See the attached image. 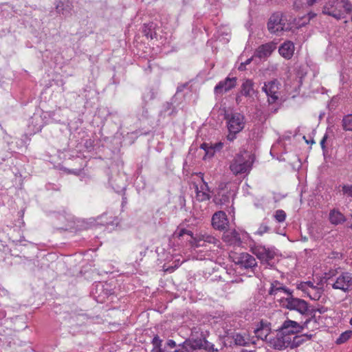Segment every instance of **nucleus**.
Masks as SVG:
<instances>
[{
	"mask_svg": "<svg viewBox=\"0 0 352 352\" xmlns=\"http://www.w3.org/2000/svg\"><path fill=\"white\" fill-rule=\"evenodd\" d=\"M162 340L160 338V337L156 335L152 340V344L153 345V349H159L162 346Z\"/></svg>",
	"mask_w": 352,
	"mask_h": 352,
	"instance_id": "obj_36",
	"label": "nucleus"
},
{
	"mask_svg": "<svg viewBox=\"0 0 352 352\" xmlns=\"http://www.w3.org/2000/svg\"><path fill=\"white\" fill-rule=\"evenodd\" d=\"M315 290L316 292L314 294V295H311L309 293H308V295L311 299L317 300H319V298H320L321 294L322 293V290L321 288H317Z\"/></svg>",
	"mask_w": 352,
	"mask_h": 352,
	"instance_id": "obj_37",
	"label": "nucleus"
},
{
	"mask_svg": "<svg viewBox=\"0 0 352 352\" xmlns=\"http://www.w3.org/2000/svg\"><path fill=\"white\" fill-rule=\"evenodd\" d=\"M239 69L241 70V71H243V70L245 69V64L243 63H241V65L239 67Z\"/></svg>",
	"mask_w": 352,
	"mask_h": 352,
	"instance_id": "obj_52",
	"label": "nucleus"
},
{
	"mask_svg": "<svg viewBox=\"0 0 352 352\" xmlns=\"http://www.w3.org/2000/svg\"><path fill=\"white\" fill-rule=\"evenodd\" d=\"M72 8V3L69 0H60L56 6V12L64 15L69 14Z\"/></svg>",
	"mask_w": 352,
	"mask_h": 352,
	"instance_id": "obj_19",
	"label": "nucleus"
},
{
	"mask_svg": "<svg viewBox=\"0 0 352 352\" xmlns=\"http://www.w3.org/2000/svg\"><path fill=\"white\" fill-rule=\"evenodd\" d=\"M342 122L344 130L352 131V114L344 116Z\"/></svg>",
	"mask_w": 352,
	"mask_h": 352,
	"instance_id": "obj_27",
	"label": "nucleus"
},
{
	"mask_svg": "<svg viewBox=\"0 0 352 352\" xmlns=\"http://www.w3.org/2000/svg\"><path fill=\"white\" fill-rule=\"evenodd\" d=\"M282 302L285 308L296 310L302 315H308L309 311L308 303L302 299L294 297L292 292L291 294H289Z\"/></svg>",
	"mask_w": 352,
	"mask_h": 352,
	"instance_id": "obj_4",
	"label": "nucleus"
},
{
	"mask_svg": "<svg viewBox=\"0 0 352 352\" xmlns=\"http://www.w3.org/2000/svg\"><path fill=\"white\" fill-rule=\"evenodd\" d=\"M254 82L250 79H246L241 85V93L246 97H250L254 94Z\"/></svg>",
	"mask_w": 352,
	"mask_h": 352,
	"instance_id": "obj_21",
	"label": "nucleus"
},
{
	"mask_svg": "<svg viewBox=\"0 0 352 352\" xmlns=\"http://www.w3.org/2000/svg\"><path fill=\"white\" fill-rule=\"evenodd\" d=\"M302 336L304 337V338H305L306 341H307V340H310L312 338L313 336L311 334L305 333V334H302Z\"/></svg>",
	"mask_w": 352,
	"mask_h": 352,
	"instance_id": "obj_50",
	"label": "nucleus"
},
{
	"mask_svg": "<svg viewBox=\"0 0 352 352\" xmlns=\"http://www.w3.org/2000/svg\"><path fill=\"white\" fill-rule=\"evenodd\" d=\"M222 240L229 245L240 246L242 243L239 233L234 229L225 231Z\"/></svg>",
	"mask_w": 352,
	"mask_h": 352,
	"instance_id": "obj_13",
	"label": "nucleus"
},
{
	"mask_svg": "<svg viewBox=\"0 0 352 352\" xmlns=\"http://www.w3.org/2000/svg\"><path fill=\"white\" fill-rule=\"evenodd\" d=\"M254 57V56H253L250 58H248V60H246L245 62L243 63L245 64V65H247L250 64L251 63V61L252 60Z\"/></svg>",
	"mask_w": 352,
	"mask_h": 352,
	"instance_id": "obj_53",
	"label": "nucleus"
},
{
	"mask_svg": "<svg viewBox=\"0 0 352 352\" xmlns=\"http://www.w3.org/2000/svg\"><path fill=\"white\" fill-rule=\"evenodd\" d=\"M269 230V227L265 224H261L257 230V233L260 235L267 232Z\"/></svg>",
	"mask_w": 352,
	"mask_h": 352,
	"instance_id": "obj_38",
	"label": "nucleus"
},
{
	"mask_svg": "<svg viewBox=\"0 0 352 352\" xmlns=\"http://www.w3.org/2000/svg\"><path fill=\"white\" fill-rule=\"evenodd\" d=\"M296 21V18H293L292 16H289V19L287 18V15H284L283 14V21H281V24L284 25V26H289V30H291L292 28L294 27V22Z\"/></svg>",
	"mask_w": 352,
	"mask_h": 352,
	"instance_id": "obj_29",
	"label": "nucleus"
},
{
	"mask_svg": "<svg viewBox=\"0 0 352 352\" xmlns=\"http://www.w3.org/2000/svg\"><path fill=\"white\" fill-rule=\"evenodd\" d=\"M270 331V328L268 324H265L263 321L261 322V327L257 328L254 333L258 338L265 340L269 342L267 338Z\"/></svg>",
	"mask_w": 352,
	"mask_h": 352,
	"instance_id": "obj_20",
	"label": "nucleus"
},
{
	"mask_svg": "<svg viewBox=\"0 0 352 352\" xmlns=\"http://www.w3.org/2000/svg\"><path fill=\"white\" fill-rule=\"evenodd\" d=\"M252 252L258 259L267 263L270 260H272L276 255L274 250L261 245L255 247Z\"/></svg>",
	"mask_w": 352,
	"mask_h": 352,
	"instance_id": "obj_12",
	"label": "nucleus"
},
{
	"mask_svg": "<svg viewBox=\"0 0 352 352\" xmlns=\"http://www.w3.org/2000/svg\"><path fill=\"white\" fill-rule=\"evenodd\" d=\"M342 8L346 13L352 12V4L349 0H329L323 7L322 13L333 16L336 19H340L343 13Z\"/></svg>",
	"mask_w": 352,
	"mask_h": 352,
	"instance_id": "obj_2",
	"label": "nucleus"
},
{
	"mask_svg": "<svg viewBox=\"0 0 352 352\" xmlns=\"http://www.w3.org/2000/svg\"><path fill=\"white\" fill-rule=\"evenodd\" d=\"M351 333H352V331H345V332L342 333L340 335V336L339 337V338L337 339L336 343L337 344L344 343V342H346V340H348L349 339Z\"/></svg>",
	"mask_w": 352,
	"mask_h": 352,
	"instance_id": "obj_33",
	"label": "nucleus"
},
{
	"mask_svg": "<svg viewBox=\"0 0 352 352\" xmlns=\"http://www.w3.org/2000/svg\"><path fill=\"white\" fill-rule=\"evenodd\" d=\"M236 78L227 77L224 80L220 81L214 87L216 94L222 95L236 86Z\"/></svg>",
	"mask_w": 352,
	"mask_h": 352,
	"instance_id": "obj_14",
	"label": "nucleus"
},
{
	"mask_svg": "<svg viewBox=\"0 0 352 352\" xmlns=\"http://www.w3.org/2000/svg\"><path fill=\"white\" fill-rule=\"evenodd\" d=\"M254 157L243 150L235 155L230 164V170L234 175L248 173L252 169Z\"/></svg>",
	"mask_w": 352,
	"mask_h": 352,
	"instance_id": "obj_1",
	"label": "nucleus"
},
{
	"mask_svg": "<svg viewBox=\"0 0 352 352\" xmlns=\"http://www.w3.org/2000/svg\"><path fill=\"white\" fill-rule=\"evenodd\" d=\"M284 292L287 295L291 294V291L286 287L282 286V285L278 282L275 281L274 283H272L271 288L269 291V294L270 295H276L279 292Z\"/></svg>",
	"mask_w": 352,
	"mask_h": 352,
	"instance_id": "obj_22",
	"label": "nucleus"
},
{
	"mask_svg": "<svg viewBox=\"0 0 352 352\" xmlns=\"http://www.w3.org/2000/svg\"><path fill=\"white\" fill-rule=\"evenodd\" d=\"M166 346L170 347V349H174L175 347L177 346L175 342L173 340H169L166 342Z\"/></svg>",
	"mask_w": 352,
	"mask_h": 352,
	"instance_id": "obj_45",
	"label": "nucleus"
},
{
	"mask_svg": "<svg viewBox=\"0 0 352 352\" xmlns=\"http://www.w3.org/2000/svg\"><path fill=\"white\" fill-rule=\"evenodd\" d=\"M230 197L227 195H222L218 201V204H226L229 202Z\"/></svg>",
	"mask_w": 352,
	"mask_h": 352,
	"instance_id": "obj_39",
	"label": "nucleus"
},
{
	"mask_svg": "<svg viewBox=\"0 0 352 352\" xmlns=\"http://www.w3.org/2000/svg\"><path fill=\"white\" fill-rule=\"evenodd\" d=\"M236 100L237 102H239V101H240V99H239V96L236 97Z\"/></svg>",
	"mask_w": 352,
	"mask_h": 352,
	"instance_id": "obj_56",
	"label": "nucleus"
},
{
	"mask_svg": "<svg viewBox=\"0 0 352 352\" xmlns=\"http://www.w3.org/2000/svg\"><path fill=\"white\" fill-rule=\"evenodd\" d=\"M234 344L239 346H246L248 342L245 340L244 336L240 333H236L232 336Z\"/></svg>",
	"mask_w": 352,
	"mask_h": 352,
	"instance_id": "obj_30",
	"label": "nucleus"
},
{
	"mask_svg": "<svg viewBox=\"0 0 352 352\" xmlns=\"http://www.w3.org/2000/svg\"><path fill=\"white\" fill-rule=\"evenodd\" d=\"M276 48V44L270 42L260 45L255 51L254 56L259 58L269 57Z\"/></svg>",
	"mask_w": 352,
	"mask_h": 352,
	"instance_id": "obj_15",
	"label": "nucleus"
},
{
	"mask_svg": "<svg viewBox=\"0 0 352 352\" xmlns=\"http://www.w3.org/2000/svg\"><path fill=\"white\" fill-rule=\"evenodd\" d=\"M351 228H352V224H351Z\"/></svg>",
	"mask_w": 352,
	"mask_h": 352,
	"instance_id": "obj_61",
	"label": "nucleus"
},
{
	"mask_svg": "<svg viewBox=\"0 0 352 352\" xmlns=\"http://www.w3.org/2000/svg\"><path fill=\"white\" fill-rule=\"evenodd\" d=\"M349 323L351 325H352V318H351L350 321H349Z\"/></svg>",
	"mask_w": 352,
	"mask_h": 352,
	"instance_id": "obj_58",
	"label": "nucleus"
},
{
	"mask_svg": "<svg viewBox=\"0 0 352 352\" xmlns=\"http://www.w3.org/2000/svg\"><path fill=\"white\" fill-rule=\"evenodd\" d=\"M304 329V326L300 325L296 321L286 320L281 327L278 329L283 336H292L300 333Z\"/></svg>",
	"mask_w": 352,
	"mask_h": 352,
	"instance_id": "obj_9",
	"label": "nucleus"
},
{
	"mask_svg": "<svg viewBox=\"0 0 352 352\" xmlns=\"http://www.w3.org/2000/svg\"><path fill=\"white\" fill-rule=\"evenodd\" d=\"M283 13L275 12L270 18L267 23V29L271 33H276L281 31H288L289 26L281 24Z\"/></svg>",
	"mask_w": 352,
	"mask_h": 352,
	"instance_id": "obj_8",
	"label": "nucleus"
},
{
	"mask_svg": "<svg viewBox=\"0 0 352 352\" xmlns=\"http://www.w3.org/2000/svg\"><path fill=\"white\" fill-rule=\"evenodd\" d=\"M305 283H306V286H308V287H309L312 288L313 289H317V288H318V287H316L314 285L313 283H312V282H311V281H307V282H305Z\"/></svg>",
	"mask_w": 352,
	"mask_h": 352,
	"instance_id": "obj_48",
	"label": "nucleus"
},
{
	"mask_svg": "<svg viewBox=\"0 0 352 352\" xmlns=\"http://www.w3.org/2000/svg\"><path fill=\"white\" fill-rule=\"evenodd\" d=\"M327 135L326 134V135H324V136L320 141V145H321V147L322 149L325 148V142L327 140Z\"/></svg>",
	"mask_w": 352,
	"mask_h": 352,
	"instance_id": "obj_47",
	"label": "nucleus"
},
{
	"mask_svg": "<svg viewBox=\"0 0 352 352\" xmlns=\"http://www.w3.org/2000/svg\"><path fill=\"white\" fill-rule=\"evenodd\" d=\"M236 100L237 102H239V101H240V99H239V96L236 97Z\"/></svg>",
	"mask_w": 352,
	"mask_h": 352,
	"instance_id": "obj_57",
	"label": "nucleus"
},
{
	"mask_svg": "<svg viewBox=\"0 0 352 352\" xmlns=\"http://www.w3.org/2000/svg\"><path fill=\"white\" fill-rule=\"evenodd\" d=\"M280 82L277 79H274L267 82H265L264 86L263 87V91L267 94L268 96V102L269 104H273L276 102L278 99V89H279Z\"/></svg>",
	"mask_w": 352,
	"mask_h": 352,
	"instance_id": "obj_7",
	"label": "nucleus"
},
{
	"mask_svg": "<svg viewBox=\"0 0 352 352\" xmlns=\"http://www.w3.org/2000/svg\"><path fill=\"white\" fill-rule=\"evenodd\" d=\"M276 331L277 333L275 337L269 338V343L274 349L281 351L287 348V344H285L284 341L283 334L278 329Z\"/></svg>",
	"mask_w": 352,
	"mask_h": 352,
	"instance_id": "obj_16",
	"label": "nucleus"
},
{
	"mask_svg": "<svg viewBox=\"0 0 352 352\" xmlns=\"http://www.w3.org/2000/svg\"><path fill=\"white\" fill-rule=\"evenodd\" d=\"M297 288L303 292H305L307 288L306 283H305V282L300 283V284L298 285Z\"/></svg>",
	"mask_w": 352,
	"mask_h": 352,
	"instance_id": "obj_46",
	"label": "nucleus"
},
{
	"mask_svg": "<svg viewBox=\"0 0 352 352\" xmlns=\"http://www.w3.org/2000/svg\"><path fill=\"white\" fill-rule=\"evenodd\" d=\"M316 310V311H318L320 314H324L327 309L324 308V307H322L320 308H318V309H315Z\"/></svg>",
	"mask_w": 352,
	"mask_h": 352,
	"instance_id": "obj_51",
	"label": "nucleus"
},
{
	"mask_svg": "<svg viewBox=\"0 0 352 352\" xmlns=\"http://www.w3.org/2000/svg\"><path fill=\"white\" fill-rule=\"evenodd\" d=\"M316 16V14L315 13L310 12L307 14V16H306L310 21L311 19L314 18Z\"/></svg>",
	"mask_w": 352,
	"mask_h": 352,
	"instance_id": "obj_49",
	"label": "nucleus"
},
{
	"mask_svg": "<svg viewBox=\"0 0 352 352\" xmlns=\"http://www.w3.org/2000/svg\"><path fill=\"white\" fill-rule=\"evenodd\" d=\"M195 188L196 191V198L199 201H204L210 199V195L206 191L200 190L197 184H195Z\"/></svg>",
	"mask_w": 352,
	"mask_h": 352,
	"instance_id": "obj_26",
	"label": "nucleus"
},
{
	"mask_svg": "<svg viewBox=\"0 0 352 352\" xmlns=\"http://www.w3.org/2000/svg\"><path fill=\"white\" fill-rule=\"evenodd\" d=\"M228 223L227 215L223 211L216 212L212 217V226L215 230H224Z\"/></svg>",
	"mask_w": 352,
	"mask_h": 352,
	"instance_id": "obj_11",
	"label": "nucleus"
},
{
	"mask_svg": "<svg viewBox=\"0 0 352 352\" xmlns=\"http://www.w3.org/2000/svg\"><path fill=\"white\" fill-rule=\"evenodd\" d=\"M202 343L201 338H188L183 343L179 344L173 351L169 352H196L198 350L202 349Z\"/></svg>",
	"mask_w": 352,
	"mask_h": 352,
	"instance_id": "obj_6",
	"label": "nucleus"
},
{
	"mask_svg": "<svg viewBox=\"0 0 352 352\" xmlns=\"http://www.w3.org/2000/svg\"><path fill=\"white\" fill-rule=\"evenodd\" d=\"M200 148L205 151V155L203 157L204 160L207 158H211L214 155L215 151L210 144L203 143L201 144Z\"/></svg>",
	"mask_w": 352,
	"mask_h": 352,
	"instance_id": "obj_24",
	"label": "nucleus"
},
{
	"mask_svg": "<svg viewBox=\"0 0 352 352\" xmlns=\"http://www.w3.org/2000/svg\"><path fill=\"white\" fill-rule=\"evenodd\" d=\"M274 218L279 223L283 222L286 218V213L283 210H278L275 212Z\"/></svg>",
	"mask_w": 352,
	"mask_h": 352,
	"instance_id": "obj_34",
	"label": "nucleus"
},
{
	"mask_svg": "<svg viewBox=\"0 0 352 352\" xmlns=\"http://www.w3.org/2000/svg\"><path fill=\"white\" fill-rule=\"evenodd\" d=\"M236 265L245 269L253 268L257 265L255 258L248 253L243 252L234 258Z\"/></svg>",
	"mask_w": 352,
	"mask_h": 352,
	"instance_id": "obj_10",
	"label": "nucleus"
},
{
	"mask_svg": "<svg viewBox=\"0 0 352 352\" xmlns=\"http://www.w3.org/2000/svg\"><path fill=\"white\" fill-rule=\"evenodd\" d=\"M310 143H311V144H314V140H311L310 141Z\"/></svg>",
	"mask_w": 352,
	"mask_h": 352,
	"instance_id": "obj_59",
	"label": "nucleus"
},
{
	"mask_svg": "<svg viewBox=\"0 0 352 352\" xmlns=\"http://www.w3.org/2000/svg\"><path fill=\"white\" fill-rule=\"evenodd\" d=\"M211 146L214 148V151H220L222 148H223V144L222 142H217L214 144H210Z\"/></svg>",
	"mask_w": 352,
	"mask_h": 352,
	"instance_id": "obj_42",
	"label": "nucleus"
},
{
	"mask_svg": "<svg viewBox=\"0 0 352 352\" xmlns=\"http://www.w3.org/2000/svg\"><path fill=\"white\" fill-rule=\"evenodd\" d=\"M154 29L153 23L144 24L143 28V33L146 38L153 39L156 36V33L153 31Z\"/></svg>",
	"mask_w": 352,
	"mask_h": 352,
	"instance_id": "obj_25",
	"label": "nucleus"
},
{
	"mask_svg": "<svg viewBox=\"0 0 352 352\" xmlns=\"http://www.w3.org/2000/svg\"><path fill=\"white\" fill-rule=\"evenodd\" d=\"M284 341L285 342V344H287V348L289 347L292 344V340L290 338V336H284Z\"/></svg>",
	"mask_w": 352,
	"mask_h": 352,
	"instance_id": "obj_43",
	"label": "nucleus"
},
{
	"mask_svg": "<svg viewBox=\"0 0 352 352\" xmlns=\"http://www.w3.org/2000/svg\"><path fill=\"white\" fill-rule=\"evenodd\" d=\"M224 118L228 120L229 133L227 139L232 142L236 138V134L241 131L245 126L244 116L239 113H226Z\"/></svg>",
	"mask_w": 352,
	"mask_h": 352,
	"instance_id": "obj_3",
	"label": "nucleus"
},
{
	"mask_svg": "<svg viewBox=\"0 0 352 352\" xmlns=\"http://www.w3.org/2000/svg\"><path fill=\"white\" fill-rule=\"evenodd\" d=\"M342 191L344 194L352 197V186H344L342 187Z\"/></svg>",
	"mask_w": 352,
	"mask_h": 352,
	"instance_id": "obj_41",
	"label": "nucleus"
},
{
	"mask_svg": "<svg viewBox=\"0 0 352 352\" xmlns=\"http://www.w3.org/2000/svg\"><path fill=\"white\" fill-rule=\"evenodd\" d=\"M327 279L329 280V284H331L333 289L344 292H349L352 286V276L349 272H342L335 279L331 277H328Z\"/></svg>",
	"mask_w": 352,
	"mask_h": 352,
	"instance_id": "obj_5",
	"label": "nucleus"
},
{
	"mask_svg": "<svg viewBox=\"0 0 352 352\" xmlns=\"http://www.w3.org/2000/svg\"><path fill=\"white\" fill-rule=\"evenodd\" d=\"M19 213L21 214V217H23V214H24V212L23 210H21Z\"/></svg>",
	"mask_w": 352,
	"mask_h": 352,
	"instance_id": "obj_55",
	"label": "nucleus"
},
{
	"mask_svg": "<svg viewBox=\"0 0 352 352\" xmlns=\"http://www.w3.org/2000/svg\"><path fill=\"white\" fill-rule=\"evenodd\" d=\"M177 234L179 238L184 234H188L192 238V232L190 230H186L185 228L181 229Z\"/></svg>",
	"mask_w": 352,
	"mask_h": 352,
	"instance_id": "obj_40",
	"label": "nucleus"
},
{
	"mask_svg": "<svg viewBox=\"0 0 352 352\" xmlns=\"http://www.w3.org/2000/svg\"><path fill=\"white\" fill-rule=\"evenodd\" d=\"M201 342H203L202 349L207 351L208 352H214V349L213 344L210 343L208 340H206L205 338H201Z\"/></svg>",
	"mask_w": 352,
	"mask_h": 352,
	"instance_id": "obj_35",
	"label": "nucleus"
},
{
	"mask_svg": "<svg viewBox=\"0 0 352 352\" xmlns=\"http://www.w3.org/2000/svg\"><path fill=\"white\" fill-rule=\"evenodd\" d=\"M305 342H306V340L304 338L302 335L296 336L293 338L292 344L290 345V349H296L302 344Z\"/></svg>",
	"mask_w": 352,
	"mask_h": 352,
	"instance_id": "obj_28",
	"label": "nucleus"
},
{
	"mask_svg": "<svg viewBox=\"0 0 352 352\" xmlns=\"http://www.w3.org/2000/svg\"><path fill=\"white\" fill-rule=\"evenodd\" d=\"M195 240L197 243V246H203L204 245V243L217 245L219 242L217 239L207 233H200L196 238H195Z\"/></svg>",
	"mask_w": 352,
	"mask_h": 352,
	"instance_id": "obj_18",
	"label": "nucleus"
},
{
	"mask_svg": "<svg viewBox=\"0 0 352 352\" xmlns=\"http://www.w3.org/2000/svg\"><path fill=\"white\" fill-rule=\"evenodd\" d=\"M316 313V310L315 309V308H312L311 309H309V311H308V314H310L311 317L309 319L306 320V321L302 325V326H304V328L307 327V324L312 320H314L316 322H317Z\"/></svg>",
	"mask_w": 352,
	"mask_h": 352,
	"instance_id": "obj_32",
	"label": "nucleus"
},
{
	"mask_svg": "<svg viewBox=\"0 0 352 352\" xmlns=\"http://www.w3.org/2000/svg\"><path fill=\"white\" fill-rule=\"evenodd\" d=\"M329 220L331 223L338 225L345 221V218L340 212L333 210L330 212Z\"/></svg>",
	"mask_w": 352,
	"mask_h": 352,
	"instance_id": "obj_23",
	"label": "nucleus"
},
{
	"mask_svg": "<svg viewBox=\"0 0 352 352\" xmlns=\"http://www.w3.org/2000/svg\"><path fill=\"white\" fill-rule=\"evenodd\" d=\"M201 180L204 182V185L201 186V190H203V191H206V192L210 191V189H209V187L208 186V184L204 181L203 176L201 177Z\"/></svg>",
	"mask_w": 352,
	"mask_h": 352,
	"instance_id": "obj_44",
	"label": "nucleus"
},
{
	"mask_svg": "<svg viewBox=\"0 0 352 352\" xmlns=\"http://www.w3.org/2000/svg\"><path fill=\"white\" fill-rule=\"evenodd\" d=\"M166 105H167V109H170V107H171V104H170L167 103V104H166Z\"/></svg>",
	"mask_w": 352,
	"mask_h": 352,
	"instance_id": "obj_54",
	"label": "nucleus"
},
{
	"mask_svg": "<svg viewBox=\"0 0 352 352\" xmlns=\"http://www.w3.org/2000/svg\"><path fill=\"white\" fill-rule=\"evenodd\" d=\"M279 54L286 59H290L294 52V43L291 41L285 42L278 49Z\"/></svg>",
	"mask_w": 352,
	"mask_h": 352,
	"instance_id": "obj_17",
	"label": "nucleus"
},
{
	"mask_svg": "<svg viewBox=\"0 0 352 352\" xmlns=\"http://www.w3.org/2000/svg\"><path fill=\"white\" fill-rule=\"evenodd\" d=\"M309 19H307L306 16H304L300 19H296V21L294 22V27L296 28H301L309 23Z\"/></svg>",
	"mask_w": 352,
	"mask_h": 352,
	"instance_id": "obj_31",
	"label": "nucleus"
},
{
	"mask_svg": "<svg viewBox=\"0 0 352 352\" xmlns=\"http://www.w3.org/2000/svg\"><path fill=\"white\" fill-rule=\"evenodd\" d=\"M296 2H295L294 4V7H296Z\"/></svg>",
	"mask_w": 352,
	"mask_h": 352,
	"instance_id": "obj_60",
	"label": "nucleus"
}]
</instances>
